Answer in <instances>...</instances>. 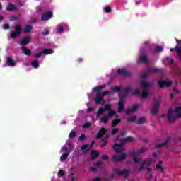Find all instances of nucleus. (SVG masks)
Listing matches in <instances>:
<instances>
[{"label":"nucleus","instance_id":"obj_37","mask_svg":"<svg viewBox=\"0 0 181 181\" xmlns=\"http://www.w3.org/2000/svg\"><path fill=\"white\" fill-rule=\"evenodd\" d=\"M111 105L106 104L105 105L103 110H105V111H115L114 110H111Z\"/></svg>","mask_w":181,"mask_h":181},{"label":"nucleus","instance_id":"obj_44","mask_svg":"<svg viewBox=\"0 0 181 181\" xmlns=\"http://www.w3.org/2000/svg\"><path fill=\"white\" fill-rule=\"evenodd\" d=\"M76 136V132L71 131L69 134V138H74Z\"/></svg>","mask_w":181,"mask_h":181},{"label":"nucleus","instance_id":"obj_30","mask_svg":"<svg viewBox=\"0 0 181 181\" xmlns=\"http://www.w3.org/2000/svg\"><path fill=\"white\" fill-rule=\"evenodd\" d=\"M168 142H169V139H168L165 143L156 144V149H159V148H162V146H166V145H168Z\"/></svg>","mask_w":181,"mask_h":181},{"label":"nucleus","instance_id":"obj_7","mask_svg":"<svg viewBox=\"0 0 181 181\" xmlns=\"http://www.w3.org/2000/svg\"><path fill=\"white\" fill-rule=\"evenodd\" d=\"M146 149L145 148H142L140 150L137 151H132L131 153V156L133 158V160L134 163H139L141 162V158H138V155H141L144 153V152H146Z\"/></svg>","mask_w":181,"mask_h":181},{"label":"nucleus","instance_id":"obj_51","mask_svg":"<svg viewBox=\"0 0 181 181\" xmlns=\"http://www.w3.org/2000/svg\"><path fill=\"white\" fill-rule=\"evenodd\" d=\"M108 159V156H102V160H107Z\"/></svg>","mask_w":181,"mask_h":181},{"label":"nucleus","instance_id":"obj_61","mask_svg":"<svg viewBox=\"0 0 181 181\" xmlns=\"http://www.w3.org/2000/svg\"><path fill=\"white\" fill-rule=\"evenodd\" d=\"M78 62H83V59H82L81 58H79V59H78Z\"/></svg>","mask_w":181,"mask_h":181},{"label":"nucleus","instance_id":"obj_3","mask_svg":"<svg viewBox=\"0 0 181 181\" xmlns=\"http://www.w3.org/2000/svg\"><path fill=\"white\" fill-rule=\"evenodd\" d=\"M103 88H105V85H103L100 86H96L95 88H93L92 91H98V93H96V96L95 98V102L96 104H100V103H101V101H103L104 100V95H107V94H114L113 92L111 91H105L103 93H101V92H100V90L103 89Z\"/></svg>","mask_w":181,"mask_h":181},{"label":"nucleus","instance_id":"obj_34","mask_svg":"<svg viewBox=\"0 0 181 181\" xmlns=\"http://www.w3.org/2000/svg\"><path fill=\"white\" fill-rule=\"evenodd\" d=\"M120 122H121V119H115L112 122V127H117V125H118V124H119Z\"/></svg>","mask_w":181,"mask_h":181},{"label":"nucleus","instance_id":"obj_50","mask_svg":"<svg viewBox=\"0 0 181 181\" xmlns=\"http://www.w3.org/2000/svg\"><path fill=\"white\" fill-rule=\"evenodd\" d=\"M94 165L95 166H101L103 165V163H101V161H98Z\"/></svg>","mask_w":181,"mask_h":181},{"label":"nucleus","instance_id":"obj_20","mask_svg":"<svg viewBox=\"0 0 181 181\" xmlns=\"http://www.w3.org/2000/svg\"><path fill=\"white\" fill-rule=\"evenodd\" d=\"M91 158L88 159V162H91V160H94L96 158H98V151H93L90 153Z\"/></svg>","mask_w":181,"mask_h":181},{"label":"nucleus","instance_id":"obj_11","mask_svg":"<svg viewBox=\"0 0 181 181\" xmlns=\"http://www.w3.org/2000/svg\"><path fill=\"white\" fill-rule=\"evenodd\" d=\"M160 71H162V69H159L158 68H150L144 74L141 75V78L145 80V78H146L150 74H152V73H160Z\"/></svg>","mask_w":181,"mask_h":181},{"label":"nucleus","instance_id":"obj_6","mask_svg":"<svg viewBox=\"0 0 181 181\" xmlns=\"http://www.w3.org/2000/svg\"><path fill=\"white\" fill-rule=\"evenodd\" d=\"M66 145H68V146H71V140H68L65 144V146H64L60 151V153H62V155L60 157V162H63L64 160H66L67 159V158H69V155H70V151H69V148H67L66 147Z\"/></svg>","mask_w":181,"mask_h":181},{"label":"nucleus","instance_id":"obj_12","mask_svg":"<svg viewBox=\"0 0 181 181\" xmlns=\"http://www.w3.org/2000/svg\"><path fill=\"white\" fill-rule=\"evenodd\" d=\"M170 52H176L181 60V40H177V45L175 48H171Z\"/></svg>","mask_w":181,"mask_h":181},{"label":"nucleus","instance_id":"obj_62","mask_svg":"<svg viewBox=\"0 0 181 181\" xmlns=\"http://www.w3.org/2000/svg\"><path fill=\"white\" fill-rule=\"evenodd\" d=\"M91 110H93V108H88L87 109V111L88 112V111H91Z\"/></svg>","mask_w":181,"mask_h":181},{"label":"nucleus","instance_id":"obj_9","mask_svg":"<svg viewBox=\"0 0 181 181\" xmlns=\"http://www.w3.org/2000/svg\"><path fill=\"white\" fill-rule=\"evenodd\" d=\"M117 113L115 110H110L108 112L107 115H105L103 117H102L100 120V124H107L110 118L114 117L115 114Z\"/></svg>","mask_w":181,"mask_h":181},{"label":"nucleus","instance_id":"obj_33","mask_svg":"<svg viewBox=\"0 0 181 181\" xmlns=\"http://www.w3.org/2000/svg\"><path fill=\"white\" fill-rule=\"evenodd\" d=\"M21 50L23 52L24 54H26L27 56H29V54H30V49H28L25 47H22Z\"/></svg>","mask_w":181,"mask_h":181},{"label":"nucleus","instance_id":"obj_46","mask_svg":"<svg viewBox=\"0 0 181 181\" xmlns=\"http://www.w3.org/2000/svg\"><path fill=\"white\" fill-rule=\"evenodd\" d=\"M43 54V51L35 54V57L39 58Z\"/></svg>","mask_w":181,"mask_h":181},{"label":"nucleus","instance_id":"obj_36","mask_svg":"<svg viewBox=\"0 0 181 181\" xmlns=\"http://www.w3.org/2000/svg\"><path fill=\"white\" fill-rule=\"evenodd\" d=\"M111 90L113 92L119 93V91H121V88L119 86H114L111 88Z\"/></svg>","mask_w":181,"mask_h":181},{"label":"nucleus","instance_id":"obj_26","mask_svg":"<svg viewBox=\"0 0 181 181\" xmlns=\"http://www.w3.org/2000/svg\"><path fill=\"white\" fill-rule=\"evenodd\" d=\"M7 64L9 67H13L15 66V64H16V62L13 61V59L11 58H7Z\"/></svg>","mask_w":181,"mask_h":181},{"label":"nucleus","instance_id":"obj_49","mask_svg":"<svg viewBox=\"0 0 181 181\" xmlns=\"http://www.w3.org/2000/svg\"><path fill=\"white\" fill-rule=\"evenodd\" d=\"M86 138V135L84 134H81L80 136H79V141H84V139Z\"/></svg>","mask_w":181,"mask_h":181},{"label":"nucleus","instance_id":"obj_43","mask_svg":"<svg viewBox=\"0 0 181 181\" xmlns=\"http://www.w3.org/2000/svg\"><path fill=\"white\" fill-rule=\"evenodd\" d=\"M90 127H91V123L90 122H86L85 124H83V125L82 126V128H90Z\"/></svg>","mask_w":181,"mask_h":181},{"label":"nucleus","instance_id":"obj_13","mask_svg":"<svg viewBox=\"0 0 181 181\" xmlns=\"http://www.w3.org/2000/svg\"><path fill=\"white\" fill-rule=\"evenodd\" d=\"M64 30H69V26L66 23H61L57 27V33H63Z\"/></svg>","mask_w":181,"mask_h":181},{"label":"nucleus","instance_id":"obj_35","mask_svg":"<svg viewBox=\"0 0 181 181\" xmlns=\"http://www.w3.org/2000/svg\"><path fill=\"white\" fill-rule=\"evenodd\" d=\"M42 52L43 54H52V53H54V51L52 49H45Z\"/></svg>","mask_w":181,"mask_h":181},{"label":"nucleus","instance_id":"obj_64","mask_svg":"<svg viewBox=\"0 0 181 181\" xmlns=\"http://www.w3.org/2000/svg\"><path fill=\"white\" fill-rule=\"evenodd\" d=\"M3 18L2 16H0V21H2Z\"/></svg>","mask_w":181,"mask_h":181},{"label":"nucleus","instance_id":"obj_40","mask_svg":"<svg viewBox=\"0 0 181 181\" xmlns=\"http://www.w3.org/2000/svg\"><path fill=\"white\" fill-rule=\"evenodd\" d=\"M138 122L139 124H145V122H146V118L142 117H140L139 119H138Z\"/></svg>","mask_w":181,"mask_h":181},{"label":"nucleus","instance_id":"obj_19","mask_svg":"<svg viewBox=\"0 0 181 181\" xmlns=\"http://www.w3.org/2000/svg\"><path fill=\"white\" fill-rule=\"evenodd\" d=\"M94 144H95V142L92 141L90 145L86 144V145L82 146L81 149H82L83 153H87V152H88V151H90V148H92V146H93Z\"/></svg>","mask_w":181,"mask_h":181},{"label":"nucleus","instance_id":"obj_29","mask_svg":"<svg viewBox=\"0 0 181 181\" xmlns=\"http://www.w3.org/2000/svg\"><path fill=\"white\" fill-rule=\"evenodd\" d=\"M105 112V109L100 107L98 110L97 113H96V117L98 118L100 115H103L104 112Z\"/></svg>","mask_w":181,"mask_h":181},{"label":"nucleus","instance_id":"obj_28","mask_svg":"<svg viewBox=\"0 0 181 181\" xmlns=\"http://www.w3.org/2000/svg\"><path fill=\"white\" fill-rule=\"evenodd\" d=\"M176 94H180V91L177 90V88H175L173 89V93H171L170 95V98H174Z\"/></svg>","mask_w":181,"mask_h":181},{"label":"nucleus","instance_id":"obj_22","mask_svg":"<svg viewBox=\"0 0 181 181\" xmlns=\"http://www.w3.org/2000/svg\"><path fill=\"white\" fill-rule=\"evenodd\" d=\"M140 105L136 104L133 106L132 109H127L126 113L127 114H131V112H136L137 110L139 108Z\"/></svg>","mask_w":181,"mask_h":181},{"label":"nucleus","instance_id":"obj_42","mask_svg":"<svg viewBox=\"0 0 181 181\" xmlns=\"http://www.w3.org/2000/svg\"><path fill=\"white\" fill-rule=\"evenodd\" d=\"M173 71L175 74H179V71H180V68L175 66L173 69Z\"/></svg>","mask_w":181,"mask_h":181},{"label":"nucleus","instance_id":"obj_10","mask_svg":"<svg viewBox=\"0 0 181 181\" xmlns=\"http://www.w3.org/2000/svg\"><path fill=\"white\" fill-rule=\"evenodd\" d=\"M22 33V27L21 25L18 24L15 28H14V31L11 33L10 37L11 39H16L19 35Z\"/></svg>","mask_w":181,"mask_h":181},{"label":"nucleus","instance_id":"obj_21","mask_svg":"<svg viewBox=\"0 0 181 181\" xmlns=\"http://www.w3.org/2000/svg\"><path fill=\"white\" fill-rule=\"evenodd\" d=\"M117 73L120 76H129V74H131V73H129L127 69H119V70H117Z\"/></svg>","mask_w":181,"mask_h":181},{"label":"nucleus","instance_id":"obj_1","mask_svg":"<svg viewBox=\"0 0 181 181\" xmlns=\"http://www.w3.org/2000/svg\"><path fill=\"white\" fill-rule=\"evenodd\" d=\"M140 86L143 92L141 93V90L137 88L132 93L133 95H139L140 97H143V98L149 97V88L152 87V83L148 81H143L140 82Z\"/></svg>","mask_w":181,"mask_h":181},{"label":"nucleus","instance_id":"obj_25","mask_svg":"<svg viewBox=\"0 0 181 181\" xmlns=\"http://www.w3.org/2000/svg\"><path fill=\"white\" fill-rule=\"evenodd\" d=\"M105 132H107V130L105 128L101 129L96 135L97 139H100V138H101V136H103Z\"/></svg>","mask_w":181,"mask_h":181},{"label":"nucleus","instance_id":"obj_4","mask_svg":"<svg viewBox=\"0 0 181 181\" xmlns=\"http://www.w3.org/2000/svg\"><path fill=\"white\" fill-rule=\"evenodd\" d=\"M148 42H144L143 47L140 49V57L137 59L138 64H141V62L143 63H149V59L145 52V50H146V47H148Z\"/></svg>","mask_w":181,"mask_h":181},{"label":"nucleus","instance_id":"obj_5","mask_svg":"<svg viewBox=\"0 0 181 181\" xmlns=\"http://www.w3.org/2000/svg\"><path fill=\"white\" fill-rule=\"evenodd\" d=\"M129 91H131V88L127 87L125 88L124 93H119V98H122V100L118 103V110H117L118 112H122V111H124V104H125V100H124V98H127V94H128Z\"/></svg>","mask_w":181,"mask_h":181},{"label":"nucleus","instance_id":"obj_45","mask_svg":"<svg viewBox=\"0 0 181 181\" xmlns=\"http://www.w3.org/2000/svg\"><path fill=\"white\" fill-rule=\"evenodd\" d=\"M63 176H64V171H63L62 170H59V171L58 172V177H63Z\"/></svg>","mask_w":181,"mask_h":181},{"label":"nucleus","instance_id":"obj_59","mask_svg":"<svg viewBox=\"0 0 181 181\" xmlns=\"http://www.w3.org/2000/svg\"><path fill=\"white\" fill-rule=\"evenodd\" d=\"M88 97L89 100L91 99V93H88Z\"/></svg>","mask_w":181,"mask_h":181},{"label":"nucleus","instance_id":"obj_32","mask_svg":"<svg viewBox=\"0 0 181 181\" xmlns=\"http://www.w3.org/2000/svg\"><path fill=\"white\" fill-rule=\"evenodd\" d=\"M154 52H156V53H160V52H163V47L157 45L155 47Z\"/></svg>","mask_w":181,"mask_h":181},{"label":"nucleus","instance_id":"obj_53","mask_svg":"<svg viewBox=\"0 0 181 181\" xmlns=\"http://www.w3.org/2000/svg\"><path fill=\"white\" fill-rule=\"evenodd\" d=\"M4 29H9V24H4L3 26Z\"/></svg>","mask_w":181,"mask_h":181},{"label":"nucleus","instance_id":"obj_48","mask_svg":"<svg viewBox=\"0 0 181 181\" xmlns=\"http://www.w3.org/2000/svg\"><path fill=\"white\" fill-rule=\"evenodd\" d=\"M105 11L107 13H110L111 12V7H105Z\"/></svg>","mask_w":181,"mask_h":181},{"label":"nucleus","instance_id":"obj_27","mask_svg":"<svg viewBox=\"0 0 181 181\" xmlns=\"http://www.w3.org/2000/svg\"><path fill=\"white\" fill-rule=\"evenodd\" d=\"M31 66L34 67V69H39L40 63L38 59L33 60L31 62Z\"/></svg>","mask_w":181,"mask_h":181},{"label":"nucleus","instance_id":"obj_2","mask_svg":"<svg viewBox=\"0 0 181 181\" xmlns=\"http://www.w3.org/2000/svg\"><path fill=\"white\" fill-rule=\"evenodd\" d=\"M134 141V138L127 137L126 139L121 138V136H119L115 139V146H113V149L116 153H122L125 149H124V144H127V142H132Z\"/></svg>","mask_w":181,"mask_h":181},{"label":"nucleus","instance_id":"obj_16","mask_svg":"<svg viewBox=\"0 0 181 181\" xmlns=\"http://www.w3.org/2000/svg\"><path fill=\"white\" fill-rule=\"evenodd\" d=\"M158 85L160 87H170L172 86V81L168 79L166 81H158Z\"/></svg>","mask_w":181,"mask_h":181},{"label":"nucleus","instance_id":"obj_52","mask_svg":"<svg viewBox=\"0 0 181 181\" xmlns=\"http://www.w3.org/2000/svg\"><path fill=\"white\" fill-rule=\"evenodd\" d=\"M118 132V129H113L112 131V134L115 135V134H117Z\"/></svg>","mask_w":181,"mask_h":181},{"label":"nucleus","instance_id":"obj_24","mask_svg":"<svg viewBox=\"0 0 181 181\" xmlns=\"http://www.w3.org/2000/svg\"><path fill=\"white\" fill-rule=\"evenodd\" d=\"M30 42V37L27 36L24 37L21 42L20 45H28V43Z\"/></svg>","mask_w":181,"mask_h":181},{"label":"nucleus","instance_id":"obj_15","mask_svg":"<svg viewBox=\"0 0 181 181\" xmlns=\"http://www.w3.org/2000/svg\"><path fill=\"white\" fill-rule=\"evenodd\" d=\"M126 158H127V154H122L121 156L116 154L112 157V160L113 162H121L124 160Z\"/></svg>","mask_w":181,"mask_h":181},{"label":"nucleus","instance_id":"obj_18","mask_svg":"<svg viewBox=\"0 0 181 181\" xmlns=\"http://www.w3.org/2000/svg\"><path fill=\"white\" fill-rule=\"evenodd\" d=\"M151 163H152V159L148 158L146 160H144L140 168H139V171L141 172V170H144V168H145V166H149V165H151Z\"/></svg>","mask_w":181,"mask_h":181},{"label":"nucleus","instance_id":"obj_17","mask_svg":"<svg viewBox=\"0 0 181 181\" xmlns=\"http://www.w3.org/2000/svg\"><path fill=\"white\" fill-rule=\"evenodd\" d=\"M53 18V13L52 11H47L41 16V20L43 21H49Z\"/></svg>","mask_w":181,"mask_h":181},{"label":"nucleus","instance_id":"obj_41","mask_svg":"<svg viewBox=\"0 0 181 181\" xmlns=\"http://www.w3.org/2000/svg\"><path fill=\"white\" fill-rule=\"evenodd\" d=\"M127 121L128 122H135V121H136V116L128 118Z\"/></svg>","mask_w":181,"mask_h":181},{"label":"nucleus","instance_id":"obj_8","mask_svg":"<svg viewBox=\"0 0 181 181\" xmlns=\"http://www.w3.org/2000/svg\"><path fill=\"white\" fill-rule=\"evenodd\" d=\"M113 171L115 175H117V176H122L124 179H127V177L129 176V170L128 169H124L123 170H120L117 168H114Z\"/></svg>","mask_w":181,"mask_h":181},{"label":"nucleus","instance_id":"obj_56","mask_svg":"<svg viewBox=\"0 0 181 181\" xmlns=\"http://www.w3.org/2000/svg\"><path fill=\"white\" fill-rule=\"evenodd\" d=\"M78 114L81 115L84 114V110H79Z\"/></svg>","mask_w":181,"mask_h":181},{"label":"nucleus","instance_id":"obj_57","mask_svg":"<svg viewBox=\"0 0 181 181\" xmlns=\"http://www.w3.org/2000/svg\"><path fill=\"white\" fill-rule=\"evenodd\" d=\"M93 181H101V180H100L98 177H96L93 180Z\"/></svg>","mask_w":181,"mask_h":181},{"label":"nucleus","instance_id":"obj_54","mask_svg":"<svg viewBox=\"0 0 181 181\" xmlns=\"http://www.w3.org/2000/svg\"><path fill=\"white\" fill-rule=\"evenodd\" d=\"M42 35H43L44 36H47V35H49V31H47V30L44 31V32L42 33Z\"/></svg>","mask_w":181,"mask_h":181},{"label":"nucleus","instance_id":"obj_14","mask_svg":"<svg viewBox=\"0 0 181 181\" xmlns=\"http://www.w3.org/2000/svg\"><path fill=\"white\" fill-rule=\"evenodd\" d=\"M160 106V100H158L153 104V107L151 109V114L153 115H156L158 114V111H159Z\"/></svg>","mask_w":181,"mask_h":181},{"label":"nucleus","instance_id":"obj_63","mask_svg":"<svg viewBox=\"0 0 181 181\" xmlns=\"http://www.w3.org/2000/svg\"><path fill=\"white\" fill-rule=\"evenodd\" d=\"M166 117V115H161V117H162V118H163V117Z\"/></svg>","mask_w":181,"mask_h":181},{"label":"nucleus","instance_id":"obj_38","mask_svg":"<svg viewBox=\"0 0 181 181\" xmlns=\"http://www.w3.org/2000/svg\"><path fill=\"white\" fill-rule=\"evenodd\" d=\"M15 9H16V8L13 4H8L7 6V8H6L7 11H15Z\"/></svg>","mask_w":181,"mask_h":181},{"label":"nucleus","instance_id":"obj_58","mask_svg":"<svg viewBox=\"0 0 181 181\" xmlns=\"http://www.w3.org/2000/svg\"><path fill=\"white\" fill-rule=\"evenodd\" d=\"M146 170H147L148 173H149V172H151V170H152V169H151V168H146Z\"/></svg>","mask_w":181,"mask_h":181},{"label":"nucleus","instance_id":"obj_47","mask_svg":"<svg viewBox=\"0 0 181 181\" xmlns=\"http://www.w3.org/2000/svg\"><path fill=\"white\" fill-rule=\"evenodd\" d=\"M106 139H108V136H106V138L104 139V140H103V144H102V145H101V146H102V148H104V146H105V145H106V141H105V140Z\"/></svg>","mask_w":181,"mask_h":181},{"label":"nucleus","instance_id":"obj_55","mask_svg":"<svg viewBox=\"0 0 181 181\" xmlns=\"http://www.w3.org/2000/svg\"><path fill=\"white\" fill-rule=\"evenodd\" d=\"M90 172H96L97 169H95V168L90 167Z\"/></svg>","mask_w":181,"mask_h":181},{"label":"nucleus","instance_id":"obj_39","mask_svg":"<svg viewBox=\"0 0 181 181\" xmlns=\"http://www.w3.org/2000/svg\"><path fill=\"white\" fill-rule=\"evenodd\" d=\"M32 30V26L31 25H26L24 29L25 33H29Z\"/></svg>","mask_w":181,"mask_h":181},{"label":"nucleus","instance_id":"obj_23","mask_svg":"<svg viewBox=\"0 0 181 181\" xmlns=\"http://www.w3.org/2000/svg\"><path fill=\"white\" fill-rule=\"evenodd\" d=\"M163 64H173V59L170 57H166L165 59H163Z\"/></svg>","mask_w":181,"mask_h":181},{"label":"nucleus","instance_id":"obj_31","mask_svg":"<svg viewBox=\"0 0 181 181\" xmlns=\"http://www.w3.org/2000/svg\"><path fill=\"white\" fill-rule=\"evenodd\" d=\"M156 169H159L162 173H165V170L162 166V161H159V163L156 165Z\"/></svg>","mask_w":181,"mask_h":181},{"label":"nucleus","instance_id":"obj_60","mask_svg":"<svg viewBox=\"0 0 181 181\" xmlns=\"http://www.w3.org/2000/svg\"><path fill=\"white\" fill-rule=\"evenodd\" d=\"M61 124H64V125L66 124V121H64V120L62 121V122H61Z\"/></svg>","mask_w":181,"mask_h":181}]
</instances>
